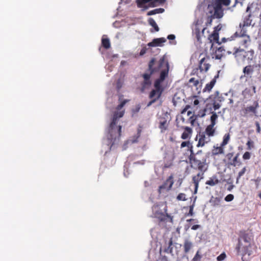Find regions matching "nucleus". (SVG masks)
I'll return each instance as SVG.
<instances>
[{
  "instance_id": "c9c22d12",
  "label": "nucleus",
  "mask_w": 261,
  "mask_h": 261,
  "mask_svg": "<svg viewBox=\"0 0 261 261\" xmlns=\"http://www.w3.org/2000/svg\"><path fill=\"white\" fill-rule=\"evenodd\" d=\"M164 9L163 8H158L152 10H151L147 12V15L148 16L154 15L159 13H162L164 12Z\"/></svg>"
},
{
  "instance_id": "2f4dec72",
  "label": "nucleus",
  "mask_w": 261,
  "mask_h": 261,
  "mask_svg": "<svg viewBox=\"0 0 261 261\" xmlns=\"http://www.w3.org/2000/svg\"><path fill=\"white\" fill-rule=\"evenodd\" d=\"M162 83H163V82H162V81L156 79L154 83V89L157 90H159V91L161 90L162 92H163L164 88L162 86Z\"/></svg>"
},
{
  "instance_id": "864d4df0",
  "label": "nucleus",
  "mask_w": 261,
  "mask_h": 261,
  "mask_svg": "<svg viewBox=\"0 0 261 261\" xmlns=\"http://www.w3.org/2000/svg\"><path fill=\"white\" fill-rule=\"evenodd\" d=\"M255 125L256 127V133L258 134H260L261 132V128L260 126L259 123L257 121L255 122Z\"/></svg>"
},
{
  "instance_id": "09e8293b",
  "label": "nucleus",
  "mask_w": 261,
  "mask_h": 261,
  "mask_svg": "<svg viewBox=\"0 0 261 261\" xmlns=\"http://www.w3.org/2000/svg\"><path fill=\"white\" fill-rule=\"evenodd\" d=\"M214 18H216L215 17H213V16L212 15L210 16H208L207 17V22H206V25L207 26L211 25L212 23V21Z\"/></svg>"
},
{
  "instance_id": "f257e3e1",
  "label": "nucleus",
  "mask_w": 261,
  "mask_h": 261,
  "mask_svg": "<svg viewBox=\"0 0 261 261\" xmlns=\"http://www.w3.org/2000/svg\"><path fill=\"white\" fill-rule=\"evenodd\" d=\"M128 101V100L126 99L123 100L116 107V111L114 113L112 120L109 128V133L110 136L109 139L111 140V141L113 140L115 141L117 138L119 139L121 136L122 126L120 125H117V120L119 118L123 116L124 110H122V109Z\"/></svg>"
},
{
  "instance_id": "13d9d810",
  "label": "nucleus",
  "mask_w": 261,
  "mask_h": 261,
  "mask_svg": "<svg viewBox=\"0 0 261 261\" xmlns=\"http://www.w3.org/2000/svg\"><path fill=\"white\" fill-rule=\"evenodd\" d=\"M196 38L198 40H199L200 39V32H199V30H196Z\"/></svg>"
},
{
  "instance_id": "c85d7f7f",
  "label": "nucleus",
  "mask_w": 261,
  "mask_h": 261,
  "mask_svg": "<svg viewBox=\"0 0 261 261\" xmlns=\"http://www.w3.org/2000/svg\"><path fill=\"white\" fill-rule=\"evenodd\" d=\"M101 45L106 49L110 48L111 47L110 39L102 37L101 39Z\"/></svg>"
},
{
  "instance_id": "f704fd0d",
  "label": "nucleus",
  "mask_w": 261,
  "mask_h": 261,
  "mask_svg": "<svg viewBox=\"0 0 261 261\" xmlns=\"http://www.w3.org/2000/svg\"><path fill=\"white\" fill-rule=\"evenodd\" d=\"M221 199L219 197H213L210 200V202L214 206H219L221 204Z\"/></svg>"
},
{
  "instance_id": "774afa93",
  "label": "nucleus",
  "mask_w": 261,
  "mask_h": 261,
  "mask_svg": "<svg viewBox=\"0 0 261 261\" xmlns=\"http://www.w3.org/2000/svg\"><path fill=\"white\" fill-rule=\"evenodd\" d=\"M250 7H249V6H248V7H247V9H246V12H249V11L250 10Z\"/></svg>"
},
{
  "instance_id": "dca6fc26",
  "label": "nucleus",
  "mask_w": 261,
  "mask_h": 261,
  "mask_svg": "<svg viewBox=\"0 0 261 261\" xmlns=\"http://www.w3.org/2000/svg\"><path fill=\"white\" fill-rule=\"evenodd\" d=\"M213 6L214 10V13L212 15L213 17L218 19L222 18L224 15V10L222 7L214 2L213 4Z\"/></svg>"
},
{
  "instance_id": "0e129e2a",
  "label": "nucleus",
  "mask_w": 261,
  "mask_h": 261,
  "mask_svg": "<svg viewBox=\"0 0 261 261\" xmlns=\"http://www.w3.org/2000/svg\"><path fill=\"white\" fill-rule=\"evenodd\" d=\"M221 29V27L220 26V25H217V27H215V30H217V32L219 31Z\"/></svg>"
},
{
  "instance_id": "052dcab7",
  "label": "nucleus",
  "mask_w": 261,
  "mask_h": 261,
  "mask_svg": "<svg viewBox=\"0 0 261 261\" xmlns=\"http://www.w3.org/2000/svg\"><path fill=\"white\" fill-rule=\"evenodd\" d=\"M167 38L169 40H174L175 38V36L174 35L170 34L168 36Z\"/></svg>"
},
{
  "instance_id": "0eeeda50",
  "label": "nucleus",
  "mask_w": 261,
  "mask_h": 261,
  "mask_svg": "<svg viewBox=\"0 0 261 261\" xmlns=\"http://www.w3.org/2000/svg\"><path fill=\"white\" fill-rule=\"evenodd\" d=\"M209 99L211 100L212 104L206 103L203 112L201 114V117H204L205 115V112L207 109L212 110V105L214 110L219 109L221 106V103L224 100V98L218 91H216L209 97Z\"/></svg>"
},
{
  "instance_id": "9d476101",
  "label": "nucleus",
  "mask_w": 261,
  "mask_h": 261,
  "mask_svg": "<svg viewBox=\"0 0 261 261\" xmlns=\"http://www.w3.org/2000/svg\"><path fill=\"white\" fill-rule=\"evenodd\" d=\"M166 0H136L137 6L139 8H144L146 4L149 7H155L163 5Z\"/></svg>"
},
{
  "instance_id": "20e7f679",
  "label": "nucleus",
  "mask_w": 261,
  "mask_h": 261,
  "mask_svg": "<svg viewBox=\"0 0 261 261\" xmlns=\"http://www.w3.org/2000/svg\"><path fill=\"white\" fill-rule=\"evenodd\" d=\"M202 55V54H200L198 66L193 69L191 73L192 75H196L200 79L202 77H205V73L209 70L211 66V65L210 64V57L207 55H204L203 57H201Z\"/></svg>"
},
{
  "instance_id": "1a4fd4ad",
  "label": "nucleus",
  "mask_w": 261,
  "mask_h": 261,
  "mask_svg": "<svg viewBox=\"0 0 261 261\" xmlns=\"http://www.w3.org/2000/svg\"><path fill=\"white\" fill-rule=\"evenodd\" d=\"M251 16V13H249L243 17L242 21L240 23L238 31H240L241 35H245V33L247 32L246 28L251 25L252 22Z\"/></svg>"
},
{
  "instance_id": "6e6552de",
  "label": "nucleus",
  "mask_w": 261,
  "mask_h": 261,
  "mask_svg": "<svg viewBox=\"0 0 261 261\" xmlns=\"http://www.w3.org/2000/svg\"><path fill=\"white\" fill-rule=\"evenodd\" d=\"M236 37L244 38L241 41V44H242V45H243L245 48H247L248 47L249 44L251 42L250 36L249 35H247V33H245V35H241L240 31H236V32L233 34V35L231 36L230 38H222V41L223 42H225L227 41H231V40H233Z\"/></svg>"
},
{
  "instance_id": "de8ad7c7",
  "label": "nucleus",
  "mask_w": 261,
  "mask_h": 261,
  "mask_svg": "<svg viewBox=\"0 0 261 261\" xmlns=\"http://www.w3.org/2000/svg\"><path fill=\"white\" fill-rule=\"evenodd\" d=\"M233 198L234 196L231 194H229L225 197L224 199L227 202H230L231 201Z\"/></svg>"
},
{
  "instance_id": "9b49d317",
  "label": "nucleus",
  "mask_w": 261,
  "mask_h": 261,
  "mask_svg": "<svg viewBox=\"0 0 261 261\" xmlns=\"http://www.w3.org/2000/svg\"><path fill=\"white\" fill-rule=\"evenodd\" d=\"M239 155L240 154L239 153H237L234 156L233 152L228 153L226 155L228 160V165L232 167L240 166L241 165L242 162L239 159Z\"/></svg>"
},
{
  "instance_id": "f03ea898",
  "label": "nucleus",
  "mask_w": 261,
  "mask_h": 261,
  "mask_svg": "<svg viewBox=\"0 0 261 261\" xmlns=\"http://www.w3.org/2000/svg\"><path fill=\"white\" fill-rule=\"evenodd\" d=\"M207 156L201 150L195 153L193 149H190L189 161L192 168L205 172L207 169Z\"/></svg>"
},
{
  "instance_id": "bb28decb",
  "label": "nucleus",
  "mask_w": 261,
  "mask_h": 261,
  "mask_svg": "<svg viewBox=\"0 0 261 261\" xmlns=\"http://www.w3.org/2000/svg\"><path fill=\"white\" fill-rule=\"evenodd\" d=\"M192 133V129L191 128L186 126L185 128V130L181 135V138L184 140L190 138Z\"/></svg>"
},
{
  "instance_id": "bf43d9fd",
  "label": "nucleus",
  "mask_w": 261,
  "mask_h": 261,
  "mask_svg": "<svg viewBox=\"0 0 261 261\" xmlns=\"http://www.w3.org/2000/svg\"><path fill=\"white\" fill-rule=\"evenodd\" d=\"M151 99V101H150L148 104H147V107H149L150 106L152 103H153L154 102H155L156 100L155 99H153V98H150Z\"/></svg>"
},
{
  "instance_id": "a878e982",
  "label": "nucleus",
  "mask_w": 261,
  "mask_h": 261,
  "mask_svg": "<svg viewBox=\"0 0 261 261\" xmlns=\"http://www.w3.org/2000/svg\"><path fill=\"white\" fill-rule=\"evenodd\" d=\"M224 51L225 49L223 47H219L216 49L214 56L213 57V58H215V59H221L224 55Z\"/></svg>"
},
{
  "instance_id": "603ef678",
  "label": "nucleus",
  "mask_w": 261,
  "mask_h": 261,
  "mask_svg": "<svg viewBox=\"0 0 261 261\" xmlns=\"http://www.w3.org/2000/svg\"><path fill=\"white\" fill-rule=\"evenodd\" d=\"M141 109V106L140 105H138L136 106V107L132 110L133 114H136L138 113Z\"/></svg>"
},
{
  "instance_id": "5701e85b",
  "label": "nucleus",
  "mask_w": 261,
  "mask_h": 261,
  "mask_svg": "<svg viewBox=\"0 0 261 261\" xmlns=\"http://www.w3.org/2000/svg\"><path fill=\"white\" fill-rule=\"evenodd\" d=\"M163 92L162 91L157 90L155 89H152L149 93V98L155 99L158 100L162 95Z\"/></svg>"
},
{
  "instance_id": "6ab92c4d",
  "label": "nucleus",
  "mask_w": 261,
  "mask_h": 261,
  "mask_svg": "<svg viewBox=\"0 0 261 261\" xmlns=\"http://www.w3.org/2000/svg\"><path fill=\"white\" fill-rule=\"evenodd\" d=\"M203 178V173H198L197 175L193 176L192 177V181L195 186V193H197L199 181Z\"/></svg>"
},
{
  "instance_id": "6e6d98bb",
  "label": "nucleus",
  "mask_w": 261,
  "mask_h": 261,
  "mask_svg": "<svg viewBox=\"0 0 261 261\" xmlns=\"http://www.w3.org/2000/svg\"><path fill=\"white\" fill-rule=\"evenodd\" d=\"M191 106L190 105H186L184 109L181 111V113L182 114H185L187 111L190 108Z\"/></svg>"
},
{
  "instance_id": "8fccbe9b",
  "label": "nucleus",
  "mask_w": 261,
  "mask_h": 261,
  "mask_svg": "<svg viewBox=\"0 0 261 261\" xmlns=\"http://www.w3.org/2000/svg\"><path fill=\"white\" fill-rule=\"evenodd\" d=\"M173 160L169 161V162H166L165 164H164V168H170L172 165H173V162H172Z\"/></svg>"
},
{
  "instance_id": "680f3d73",
  "label": "nucleus",
  "mask_w": 261,
  "mask_h": 261,
  "mask_svg": "<svg viewBox=\"0 0 261 261\" xmlns=\"http://www.w3.org/2000/svg\"><path fill=\"white\" fill-rule=\"evenodd\" d=\"M200 227V225L196 224L192 226L191 229L193 230H196Z\"/></svg>"
},
{
  "instance_id": "a19ab883",
  "label": "nucleus",
  "mask_w": 261,
  "mask_h": 261,
  "mask_svg": "<svg viewBox=\"0 0 261 261\" xmlns=\"http://www.w3.org/2000/svg\"><path fill=\"white\" fill-rule=\"evenodd\" d=\"M172 241L171 240H170L169 242V243H168V246L167 248H165L164 249V252H166V253H172Z\"/></svg>"
},
{
  "instance_id": "72a5a7b5",
  "label": "nucleus",
  "mask_w": 261,
  "mask_h": 261,
  "mask_svg": "<svg viewBox=\"0 0 261 261\" xmlns=\"http://www.w3.org/2000/svg\"><path fill=\"white\" fill-rule=\"evenodd\" d=\"M210 113L212 114L211 116L210 120H211V125L215 126L216 124V121L218 119V115L217 113L215 112H212L211 111Z\"/></svg>"
},
{
  "instance_id": "4d7b16f0",
  "label": "nucleus",
  "mask_w": 261,
  "mask_h": 261,
  "mask_svg": "<svg viewBox=\"0 0 261 261\" xmlns=\"http://www.w3.org/2000/svg\"><path fill=\"white\" fill-rule=\"evenodd\" d=\"M146 50H147V49L145 47H143L140 52V55L141 56L144 55L146 52Z\"/></svg>"
},
{
  "instance_id": "412c9836",
  "label": "nucleus",
  "mask_w": 261,
  "mask_h": 261,
  "mask_svg": "<svg viewBox=\"0 0 261 261\" xmlns=\"http://www.w3.org/2000/svg\"><path fill=\"white\" fill-rule=\"evenodd\" d=\"M219 77V74L218 73L215 76L214 79L209 83L206 84L205 87L203 89V92H210L213 88L214 87V85H215L216 83V80Z\"/></svg>"
},
{
  "instance_id": "4c0bfd02",
  "label": "nucleus",
  "mask_w": 261,
  "mask_h": 261,
  "mask_svg": "<svg viewBox=\"0 0 261 261\" xmlns=\"http://www.w3.org/2000/svg\"><path fill=\"white\" fill-rule=\"evenodd\" d=\"M230 139V135L229 134H226L223 137V141L221 142V145L222 146L224 147L227 145Z\"/></svg>"
},
{
  "instance_id": "ea45409f",
  "label": "nucleus",
  "mask_w": 261,
  "mask_h": 261,
  "mask_svg": "<svg viewBox=\"0 0 261 261\" xmlns=\"http://www.w3.org/2000/svg\"><path fill=\"white\" fill-rule=\"evenodd\" d=\"M186 146L188 147L190 150L193 149V146L189 141H184L181 143L180 145L181 148H184Z\"/></svg>"
},
{
  "instance_id": "c03bdc74",
  "label": "nucleus",
  "mask_w": 261,
  "mask_h": 261,
  "mask_svg": "<svg viewBox=\"0 0 261 261\" xmlns=\"http://www.w3.org/2000/svg\"><path fill=\"white\" fill-rule=\"evenodd\" d=\"M201 258V255L199 254V251H198L194 257L193 258L192 261H200Z\"/></svg>"
},
{
  "instance_id": "39448f33",
  "label": "nucleus",
  "mask_w": 261,
  "mask_h": 261,
  "mask_svg": "<svg viewBox=\"0 0 261 261\" xmlns=\"http://www.w3.org/2000/svg\"><path fill=\"white\" fill-rule=\"evenodd\" d=\"M250 238L247 233H243L239 239L238 244L236 248L238 253H242V257L246 254L250 255L252 253L251 249Z\"/></svg>"
},
{
  "instance_id": "2eb2a0df",
  "label": "nucleus",
  "mask_w": 261,
  "mask_h": 261,
  "mask_svg": "<svg viewBox=\"0 0 261 261\" xmlns=\"http://www.w3.org/2000/svg\"><path fill=\"white\" fill-rule=\"evenodd\" d=\"M206 135L204 133L200 132L196 136V140L198 138V142L196 146L197 147H202L206 144L209 143L211 141L210 137H206Z\"/></svg>"
},
{
  "instance_id": "7c9ffc66",
  "label": "nucleus",
  "mask_w": 261,
  "mask_h": 261,
  "mask_svg": "<svg viewBox=\"0 0 261 261\" xmlns=\"http://www.w3.org/2000/svg\"><path fill=\"white\" fill-rule=\"evenodd\" d=\"M230 2V0H215L214 2L222 7V6H229Z\"/></svg>"
},
{
  "instance_id": "ddd939ff",
  "label": "nucleus",
  "mask_w": 261,
  "mask_h": 261,
  "mask_svg": "<svg viewBox=\"0 0 261 261\" xmlns=\"http://www.w3.org/2000/svg\"><path fill=\"white\" fill-rule=\"evenodd\" d=\"M174 184L173 176L170 175L165 182L159 187L158 192L159 194L162 193L164 190L168 191L171 190Z\"/></svg>"
},
{
  "instance_id": "4468645a",
  "label": "nucleus",
  "mask_w": 261,
  "mask_h": 261,
  "mask_svg": "<svg viewBox=\"0 0 261 261\" xmlns=\"http://www.w3.org/2000/svg\"><path fill=\"white\" fill-rule=\"evenodd\" d=\"M166 214H164L163 212H159L155 211L154 213V215L155 218L158 219L160 222L169 221L171 223L173 222V217L171 216L169 214L167 213V208L166 206L164 208Z\"/></svg>"
},
{
  "instance_id": "aec40b11",
  "label": "nucleus",
  "mask_w": 261,
  "mask_h": 261,
  "mask_svg": "<svg viewBox=\"0 0 261 261\" xmlns=\"http://www.w3.org/2000/svg\"><path fill=\"white\" fill-rule=\"evenodd\" d=\"M163 67H165L166 68L161 70V73H160V77L159 79H158V80H160V81H161L162 82H163L165 80L166 77L168 75V68H169V67H168V63L165 61L164 64H163V66L161 67V68L159 70V71L160 70H161L162 68Z\"/></svg>"
},
{
  "instance_id": "473e14b6",
  "label": "nucleus",
  "mask_w": 261,
  "mask_h": 261,
  "mask_svg": "<svg viewBox=\"0 0 261 261\" xmlns=\"http://www.w3.org/2000/svg\"><path fill=\"white\" fill-rule=\"evenodd\" d=\"M211 41L219 43V33L217 30H214L213 33L210 36Z\"/></svg>"
},
{
  "instance_id": "338daca9",
  "label": "nucleus",
  "mask_w": 261,
  "mask_h": 261,
  "mask_svg": "<svg viewBox=\"0 0 261 261\" xmlns=\"http://www.w3.org/2000/svg\"><path fill=\"white\" fill-rule=\"evenodd\" d=\"M252 90H253V92H254V93H256V88H255V86H253V87H252Z\"/></svg>"
},
{
  "instance_id": "58836bf2",
  "label": "nucleus",
  "mask_w": 261,
  "mask_h": 261,
  "mask_svg": "<svg viewBox=\"0 0 261 261\" xmlns=\"http://www.w3.org/2000/svg\"><path fill=\"white\" fill-rule=\"evenodd\" d=\"M189 84H192L191 86L197 87L199 84V80H196L194 77H192L189 80Z\"/></svg>"
},
{
  "instance_id": "423d86ee",
  "label": "nucleus",
  "mask_w": 261,
  "mask_h": 261,
  "mask_svg": "<svg viewBox=\"0 0 261 261\" xmlns=\"http://www.w3.org/2000/svg\"><path fill=\"white\" fill-rule=\"evenodd\" d=\"M228 54H232L237 61H252L254 57V51L253 49H250L248 51L241 48L240 47H234L233 51H227Z\"/></svg>"
},
{
  "instance_id": "a211bd4d",
  "label": "nucleus",
  "mask_w": 261,
  "mask_h": 261,
  "mask_svg": "<svg viewBox=\"0 0 261 261\" xmlns=\"http://www.w3.org/2000/svg\"><path fill=\"white\" fill-rule=\"evenodd\" d=\"M166 41V39L165 38H155L152 40V41L147 44V45L150 47L154 46H162L163 43Z\"/></svg>"
},
{
  "instance_id": "3c124183",
  "label": "nucleus",
  "mask_w": 261,
  "mask_h": 261,
  "mask_svg": "<svg viewBox=\"0 0 261 261\" xmlns=\"http://www.w3.org/2000/svg\"><path fill=\"white\" fill-rule=\"evenodd\" d=\"M251 157V154L249 152H245L243 155V159L244 160H249L250 159Z\"/></svg>"
},
{
  "instance_id": "cd10ccee",
  "label": "nucleus",
  "mask_w": 261,
  "mask_h": 261,
  "mask_svg": "<svg viewBox=\"0 0 261 261\" xmlns=\"http://www.w3.org/2000/svg\"><path fill=\"white\" fill-rule=\"evenodd\" d=\"M193 247L192 243L188 240H186L184 243V252L185 253H188L189 252L190 249Z\"/></svg>"
},
{
  "instance_id": "4be33fe9",
  "label": "nucleus",
  "mask_w": 261,
  "mask_h": 261,
  "mask_svg": "<svg viewBox=\"0 0 261 261\" xmlns=\"http://www.w3.org/2000/svg\"><path fill=\"white\" fill-rule=\"evenodd\" d=\"M214 126V125L209 124L206 126L205 131L202 133H204L205 135L209 137L214 136L216 131Z\"/></svg>"
},
{
  "instance_id": "7ed1b4c3",
  "label": "nucleus",
  "mask_w": 261,
  "mask_h": 261,
  "mask_svg": "<svg viewBox=\"0 0 261 261\" xmlns=\"http://www.w3.org/2000/svg\"><path fill=\"white\" fill-rule=\"evenodd\" d=\"M155 60L152 58L148 64L149 72L145 73L142 74V76L143 78V81L141 83V91H143L145 89L148 88L151 85V81L150 80L151 75L155 72L159 71L161 67L165 63V59L164 57L160 59L157 67H153Z\"/></svg>"
},
{
  "instance_id": "5fc2aeb1",
  "label": "nucleus",
  "mask_w": 261,
  "mask_h": 261,
  "mask_svg": "<svg viewBox=\"0 0 261 261\" xmlns=\"http://www.w3.org/2000/svg\"><path fill=\"white\" fill-rule=\"evenodd\" d=\"M193 205H191L190 206V210L188 214H187L188 216H193Z\"/></svg>"
},
{
  "instance_id": "b1692460",
  "label": "nucleus",
  "mask_w": 261,
  "mask_h": 261,
  "mask_svg": "<svg viewBox=\"0 0 261 261\" xmlns=\"http://www.w3.org/2000/svg\"><path fill=\"white\" fill-rule=\"evenodd\" d=\"M219 182L220 180L218 179L217 176L216 175H213L212 177L209 178V179L205 182V184L211 187H213Z\"/></svg>"
},
{
  "instance_id": "f8f14e48",
  "label": "nucleus",
  "mask_w": 261,
  "mask_h": 261,
  "mask_svg": "<svg viewBox=\"0 0 261 261\" xmlns=\"http://www.w3.org/2000/svg\"><path fill=\"white\" fill-rule=\"evenodd\" d=\"M159 127L161 132H164L168 129L170 119L167 113H164L159 118Z\"/></svg>"
},
{
  "instance_id": "69168bd1",
  "label": "nucleus",
  "mask_w": 261,
  "mask_h": 261,
  "mask_svg": "<svg viewBox=\"0 0 261 261\" xmlns=\"http://www.w3.org/2000/svg\"><path fill=\"white\" fill-rule=\"evenodd\" d=\"M121 87V86L120 85L119 83L118 82L117 84V89H119Z\"/></svg>"
},
{
  "instance_id": "e433bc0d",
  "label": "nucleus",
  "mask_w": 261,
  "mask_h": 261,
  "mask_svg": "<svg viewBox=\"0 0 261 261\" xmlns=\"http://www.w3.org/2000/svg\"><path fill=\"white\" fill-rule=\"evenodd\" d=\"M148 23L151 26H152L154 28V30L156 32H158L159 31V28L158 27L155 20L152 18H149L148 19Z\"/></svg>"
},
{
  "instance_id": "e2e57ef3",
  "label": "nucleus",
  "mask_w": 261,
  "mask_h": 261,
  "mask_svg": "<svg viewBox=\"0 0 261 261\" xmlns=\"http://www.w3.org/2000/svg\"><path fill=\"white\" fill-rule=\"evenodd\" d=\"M193 105L196 106L199 104V100L198 99H195L193 101Z\"/></svg>"
},
{
  "instance_id": "c756f323",
  "label": "nucleus",
  "mask_w": 261,
  "mask_h": 261,
  "mask_svg": "<svg viewBox=\"0 0 261 261\" xmlns=\"http://www.w3.org/2000/svg\"><path fill=\"white\" fill-rule=\"evenodd\" d=\"M243 73L245 75H250L254 71L253 66L252 65H247L243 68Z\"/></svg>"
},
{
  "instance_id": "393cba45",
  "label": "nucleus",
  "mask_w": 261,
  "mask_h": 261,
  "mask_svg": "<svg viewBox=\"0 0 261 261\" xmlns=\"http://www.w3.org/2000/svg\"><path fill=\"white\" fill-rule=\"evenodd\" d=\"M224 153V147L222 146L220 144V146H214L212 150V154L213 155H217Z\"/></svg>"
},
{
  "instance_id": "a18cd8bd",
  "label": "nucleus",
  "mask_w": 261,
  "mask_h": 261,
  "mask_svg": "<svg viewBox=\"0 0 261 261\" xmlns=\"http://www.w3.org/2000/svg\"><path fill=\"white\" fill-rule=\"evenodd\" d=\"M246 171V168L244 167L239 173L237 178V181L242 176Z\"/></svg>"
},
{
  "instance_id": "49530a36",
  "label": "nucleus",
  "mask_w": 261,
  "mask_h": 261,
  "mask_svg": "<svg viewBox=\"0 0 261 261\" xmlns=\"http://www.w3.org/2000/svg\"><path fill=\"white\" fill-rule=\"evenodd\" d=\"M226 257V254L224 252H223L220 255H219L217 257V260L218 261H222Z\"/></svg>"
},
{
  "instance_id": "f3484780",
  "label": "nucleus",
  "mask_w": 261,
  "mask_h": 261,
  "mask_svg": "<svg viewBox=\"0 0 261 261\" xmlns=\"http://www.w3.org/2000/svg\"><path fill=\"white\" fill-rule=\"evenodd\" d=\"M258 107V103L257 101H255L254 102L253 106L247 107L244 109V113L245 115H247L250 113H251V115L253 114H256V109Z\"/></svg>"
},
{
  "instance_id": "37998d69",
  "label": "nucleus",
  "mask_w": 261,
  "mask_h": 261,
  "mask_svg": "<svg viewBox=\"0 0 261 261\" xmlns=\"http://www.w3.org/2000/svg\"><path fill=\"white\" fill-rule=\"evenodd\" d=\"M246 145L247 146L248 150H251L252 148L254 147V142L250 139L247 142Z\"/></svg>"
},
{
  "instance_id": "79ce46f5",
  "label": "nucleus",
  "mask_w": 261,
  "mask_h": 261,
  "mask_svg": "<svg viewBox=\"0 0 261 261\" xmlns=\"http://www.w3.org/2000/svg\"><path fill=\"white\" fill-rule=\"evenodd\" d=\"M176 199L178 201H186L187 199L186 194L182 193H179L177 196Z\"/></svg>"
}]
</instances>
